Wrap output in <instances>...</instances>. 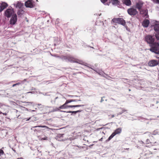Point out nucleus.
Segmentation results:
<instances>
[{
	"mask_svg": "<svg viewBox=\"0 0 159 159\" xmlns=\"http://www.w3.org/2000/svg\"><path fill=\"white\" fill-rule=\"evenodd\" d=\"M155 38L154 35L148 34L145 36L144 41L149 44L151 48L150 50L156 54L159 53V44L155 41Z\"/></svg>",
	"mask_w": 159,
	"mask_h": 159,
	"instance_id": "nucleus-1",
	"label": "nucleus"
},
{
	"mask_svg": "<svg viewBox=\"0 0 159 159\" xmlns=\"http://www.w3.org/2000/svg\"><path fill=\"white\" fill-rule=\"evenodd\" d=\"M112 21L114 23L120 24L124 26L126 25L125 21L121 18H115L112 19Z\"/></svg>",
	"mask_w": 159,
	"mask_h": 159,
	"instance_id": "nucleus-2",
	"label": "nucleus"
},
{
	"mask_svg": "<svg viewBox=\"0 0 159 159\" xmlns=\"http://www.w3.org/2000/svg\"><path fill=\"white\" fill-rule=\"evenodd\" d=\"M68 104L66 102L63 105L59 107V108L60 109H67L68 108H72V107H83L84 106V105H68Z\"/></svg>",
	"mask_w": 159,
	"mask_h": 159,
	"instance_id": "nucleus-3",
	"label": "nucleus"
},
{
	"mask_svg": "<svg viewBox=\"0 0 159 159\" xmlns=\"http://www.w3.org/2000/svg\"><path fill=\"white\" fill-rule=\"evenodd\" d=\"M13 9L12 8L7 9L4 13V16L7 18H9L15 14Z\"/></svg>",
	"mask_w": 159,
	"mask_h": 159,
	"instance_id": "nucleus-4",
	"label": "nucleus"
},
{
	"mask_svg": "<svg viewBox=\"0 0 159 159\" xmlns=\"http://www.w3.org/2000/svg\"><path fill=\"white\" fill-rule=\"evenodd\" d=\"M127 11L128 14L132 16H134L138 13V12L136 9L133 7L128 9L127 10Z\"/></svg>",
	"mask_w": 159,
	"mask_h": 159,
	"instance_id": "nucleus-5",
	"label": "nucleus"
},
{
	"mask_svg": "<svg viewBox=\"0 0 159 159\" xmlns=\"http://www.w3.org/2000/svg\"><path fill=\"white\" fill-rule=\"evenodd\" d=\"M121 132V129L120 128H119L116 129L109 136L107 139L108 141H109L111 139L116 135L120 133Z\"/></svg>",
	"mask_w": 159,
	"mask_h": 159,
	"instance_id": "nucleus-6",
	"label": "nucleus"
},
{
	"mask_svg": "<svg viewBox=\"0 0 159 159\" xmlns=\"http://www.w3.org/2000/svg\"><path fill=\"white\" fill-rule=\"evenodd\" d=\"M68 61L73 63H77L82 64L80 63V62H81V61L78 59L74 58L73 57L69 56L68 57Z\"/></svg>",
	"mask_w": 159,
	"mask_h": 159,
	"instance_id": "nucleus-7",
	"label": "nucleus"
},
{
	"mask_svg": "<svg viewBox=\"0 0 159 159\" xmlns=\"http://www.w3.org/2000/svg\"><path fill=\"white\" fill-rule=\"evenodd\" d=\"M144 3L143 1L139 0L136 2L135 4V7L139 10H140L142 8Z\"/></svg>",
	"mask_w": 159,
	"mask_h": 159,
	"instance_id": "nucleus-8",
	"label": "nucleus"
},
{
	"mask_svg": "<svg viewBox=\"0 0 159 159\" xmlns=\"http://www.w3.org/2000/svg\"><path fill=\"white\" fill-rule=\"evenodd\" d=\"M159 63V62L157 61L153 60L148 62V65L150 66H154L157 65Z\"/></svg>",
	"mask_w": 159,
	"mask_h": 159,
	"instance_id": "nucleus-9",
	"label": "nucleus"
},
{
	"mask_svg": "<svg viewBox=\"0 0 159 159\" xmlns=\"http://www.w3.org/2000/svg\"><path fill=\"white\" fill-rule=\"evenodd\" d=\"M139 11L140 12V14L143 15L146 18H148V11L147 9H141Z\"/></svg>",
	"mask_w": 159,
	"mask_h": 159,
	"instance_id": "nucleus-10",
	"label": "nucleus"
},
{
	"mask_svg": "<svg viewBox=\"0 0 159 159\" xmlns=\"http://www.w3.org/2000/svg\"><path fill=\"white\" fill-rule=\"evenodd\" d=\"M17 16L16 14H15L12 16L10 20V24L12 25L15 24L17 21Z\"/></svg>",
	"mask_w": 159,
	"mask_h": 159,
	"instance_id": "nucleus-11",
	"label": "nucleus"
},
{
	"mask_svg": "<svg viewBox=\"0 0 159 159\" xmlns=\"http://www.w3.org/2000/svg\"><path fill=\"white\" fill-rule=\"evenodd\" d=\"M25 5L26 7L32 8L33 7L32 0H28L25 3Z\"/></svg>",
	"mask_w": 159,
	"mask_h": 159,
	"instance_id": "nucleus-12",
	"label": "nucleus"
},
{
	"mask_svg": "<svg viewBox=\"0 0 159 159\" xmlns=\"http://www.w3.org/2000/svg\"><path fill=\"white\" fill-rule=\"evenodd\" d=\"M8 6V4L5 2H2L0 7V11L2 12L4 9Z\"/></svg>",
	"mask_w": 159,
	"mask_h": 159,
	"instance_id": "nucleus-13",
	"label": "nucleus"
},
{
	"mask_svg": "<svg viewBox=\"0 0 159 159\" xmlns=\"http://www.w3.org/2000/svg\"><path fill=\"white\" fill-rule=\"evenodd\" d=\"M149 23L150 21L148 20L145 19L143 22L142 25L143 27L146 28L148 27Z\"/></svg>",
	"mask_w": 159,
	"mask_h": 159,
	"instance_id": "nucleus-14",
	"label": "nucleus"
},
{
	"mask_svg": "<svg viewBox=\"0 0 159 159\" xmlns=\"http://www.w3.org/2000/svg\"><path fill=\"white\" fill-rule=\"evenodd\" d=\"M152 154V152L149 150H147L144 152V156L146 158L150 157Z\"/></svg>",
	"mask_w": 159,
	"mask_h": 159,
	"instance_id": "nucleus-15",
	"label": "nucleus"
},
{
	"mask_svg": "<svg viewBox=\"0 0 159 159\" xmlns=\"http://www.w3.org/2000/svg\"><path fill=\"white\" fill-rule=\"evenodd\" d=\"M126 110L123 108H120L118 109L117 115H119L122 114L123 113L126 111Z\"/></svg>",
	"mask_w": 159,
	"mask_h": 159,
	"instance_id": "nucleus-16",
	"label": "nucleus"
},
{
	"mask_svg": "<svg viewBox=\"0 0 159 159\" xmlns=\"http://www.w3.org/2000/svg\"><path fill=\"white\" fill-rule=\"evenodd\" d=\"M146 144H149V143H151V144H153L156 143V141H155V140L154 139H152L151 138H150V139H147L146 141Z\"/></svg>",
	"mask_w": 159,
	"mask_h": 159,
	"instance_id": "nucleus-17",
	"label": "nucleus"
},
{
	"mask_svg": "<svg viewBox=\"0 0 159 159\" xmlns=\"http://www.w3.org/2000/svg\"><path fill=\"white\" fill-rule=\"evenodd\" d=\"M154 29L156 32H159V24H156L154 26Z\"/></svg>",
	"mask_w": 159,
	"mask_h": 159,
	"instance_id": "nucleus-18",
	"label": "nucleus"
},
{
	"mask_svg": "<svg viewBox=\"0 0 159 159\" xmlns=\"http://www.w3.org/2000/svg\"><path fill=\"white\" fill-rule=\"evenodd\" d=\"M60 111L61 112H65V111H63L61 110H60V108H59V107H54L53 108L52 110V112H55L56 111Z\"/></svg>",
	"mask_w": 159,
	"mask_h": 159,
	"instance_id": "nucleus-19",
	"label": "nucleus"
},
{
	"mask_svg": "<svg viewBox=\"0 0 159 159\" xmlns=\"http://www.w3.org/2000/svg\"><path fill=\"white\" fill-rule=\"evenodd\" d=\"M124 3L126 6H129L131 4L130 0H123Z\"/></svg>",
	"mask_w": 159,
	"mask_h": 159,
	"instance_id": "nucleus-20",
	"label": "nucleus"
},
{
	"mask_svg": "<svg viewBox=\"0 0 159 159\" xmlns=\"http://www.w3.org/2000/svg\"><path fill=\"white\" fill-rule=\"evenodd\" d=\"M145 134H147V135L150 137V138H151L152 139H154V140H155V141H156L154 137L153 136L152 134V133H151L150 132H148L145 133Z\"/></svg>",
	"mask_w": 159,
	"mask_h": 159,
	"instance_id": "nucleus-21",
	"label": "nucleus"
},
{
	"mask_svg": "<svg viewBox=\"0 0 159 159\" xmlns=\"http://www.w3.org/2000/svg\"><path fill=\"white\" fill-rule=\"evenodd\" d=\"M24 5L23 3L20 2H18L16 3V7L19 8H21L23 7Z\"/></svg>",
	"mask_w": 159,
	"mask_h": 159,
	"instance_id": "nucleus-22",
	"label": "nucleus"
},
{
	"mask_svg": "<svg viewBox=\"0 0 159 159\" xmlns=\"http://www.w3.org/2000/svg\"><path fill=\"white\" fill-rule=\"evenodd\" d=\"M111 2L112 4L115 5L118 4L119 2L118 0H111Z\"/></svg>",
	"mask_w": 159,
	"mask_h": 159,
	"instance_id": "nucleus-23",
	"label": "nucleus"
},
{
	"mask_svg": "<svg viewBox=\"0 0 159 159\" xmlns=\"http://www.w3.org/2000/svg\"><path fill=\"white\" fill-rule=\"evenodd\" d=\"M80 111H80V110H78V111H69L67 112L70 113H74L75 114H76L78 112H80Z\"/></svg>",
	"mask_w": 159,
	"mask_h": 159,
	"instance_id": "nucleus-24",
	"label": "nucleus"
},
{
	"mask_svg": "<svg viewBox=\"0 0 159 159\" xmlns=\"http://www.w3.org/2000/svg\"><path fill=\"white\" fill-rule=\"evenodd\" d=\"M155 36V38L156 37L157 40H159V32L156 33Z\"/></svg>",
	"mask_w": 159,
	"mask_h": 159,
	"instance_id": "nucleus-25",
	"label": "nucleus"
},
{
	"mask_svg": "<svg viewBox=\"0 0 159 159\" xmlns=\"http://www.w3.org/2000/svg\"><path fill=\"white\" fill-rule=\"evenodd\" d=\"M41 127V128H48V127H47L45 125H40V126H35L34 127Z\"/></svg>",
	"mask_w": 159,
	"mask_h": 159,
	"instance_id": "nucleus-26",
	"label": "nucleus"
},
{
	"mask_svg": "<svg viewBox=\"0 0 159 159\" xmlns=\"http://www.w3.org/2000/svg\"><path fill=\"white\" fill-rule=\"evenodd\" d=\"M73 101H73L72 100V99L67 100H66V103L68 104L69 103H70V102H73Z\"/></svg>",
	"mask_w": 159,
	"mask_h": 159,
	"instance_id": "nucleus-27",
	"label": "nucleus"
},
{
	"mask_svg": "<svg viewBox=\"0 0 159 159\" xmlns=\"http://www.w3.org/2000/svg\"><path fill=\"white\" fill-rule=\"evenodd\" d=\"M4 154V152L3 150L1 149H0V156L2 155H3Z\"/></svg>",
	"mask_w": 159,
	"mask_h": 159,
	"instance_id": "nucleus-28",
	"label": "nucleus"
},
{
	"mask_svg": "<svg viewBox=\"0 0 159 159\" xmlns=\"http://www.w3.org/2000/svg\"><path fill=\"white\" fill-rule=\"evenodd\" d=\"M108 116L110 118H113L115 116L113 114H110Z\"/></svg>",
	"mask_w": 159,
	"mask_h": 159,
	"instance_id": "nucleus-29",
	"label": "nucleus"
},
{
	"mask_svg": "<svg viewBox=\"0 0 159 159\" xmlns=\"http://www.w3.org/2000/svg\"><path fill=\"white\" fill-rule=\"evenodd\" d=\"M48 137H44V138H42L41 139V140H47L48 139Z\"/></svg>",
	"mask_w": 159,
	"mask_h": 159,
	"instance_id": "nucleus-30",
	"label": "nucleus"
},
{
	"mask_svg": "<svg viewBox=\"0 0 159 159\" xmlns=\"http://www.w3.org/2000/svg\"><path fill=\"white\" fill-rule=\"evenodd\" d=\"M106 75L107 76V77H105V78H106V79H107L108 80H110V79L111 78V76L108 75H107V74Z\"/></svg>",
	"mask_w": 159,
	"mask_h": 159,
	"instance_id": "nucleus-31",
	"label": "nucleus"
},
{
	"mask_svg": "<svg viewBox=\"0 0 159 159\" xmlns=\"http://www.w3.org/2000/svg\"><path fill=\"white\" fill-rule=\"evenodd\" d=\"M152 135H156L157 134H158V133L157 131H154L153 133H152Z\"/></svg>",
	"mask_w": 159,
	"mask_h": 159,
	"instance_id": "nucleus-32",
	"label": "nucleus"
},
{
	"mask_svg": "<svg viewBox=\"0 0 159 159\" xmlns=\"http://www.w3.org/2000/svg\"><path fill=\"white\" fill-rule=\"evenodd\" d=\"M153 1L155 3L159 4V0H154Z\"/></svg>",
	"mask_w": 159,
	"mask_h": 159,
	"instance_id": "nucleus-33",
	"label": "nucleus"
},
{
	"mask_svg": "<svg viewBox=\"0 0 159 159\" xmlns=\"http://www.w3.org/2000/svg\"><path fill=\"white\" fill-rule=\"evenodd\" d=\"M68 56H64L63 57V58L65 59V60H68Z\"/></svg>",
	"mask_w": 159,
	"mask_h": 159,
	"instance_id": "nucleus-34",
	"label": "nucleus"
},
{
	"mask_svg": "<svg viewBox=\"0 0 159 159\" xmlns=\"http://www.w3.org/2000/svg\"><path fill=\"white\" fill-rule=\"evenodd\" d=\"M20 84V83H16V84H14L12 85V87H14L17 85H19V84Z\"/></svg>",
	"mask_w": 159,
	"mask_h": 159,
	"instance_id": "nucleus-35",
	"label": "nucleus"
},
{
	"mask_svg": "<svg viewBox=\"0 0 159 159\" xmlns=\"http://www.w3.org/2000/svg\"><path fill=\"white\" fill-rule=\"evenodd\" d=\"M101 2L104 3L107 1V0H101Z\"/></svg>",
	"mask_w": 159,
	"mask_h": 159,
	"instance_id": "nucleus-36",
	"label": "nucleus"
},
{
	"mask_svg": "<svg viewBox=\"0 0 159 159\" xmlns=\"http://www.w3.org/2000/svg\"><path fill=\"white\" fill-rule=\"evenodd\" d=\"M72 100L74 101L73 102H76L78 101H80V100L72 99Z\"/></svg>",
	"mask_w": 159,
	"mask_h": 159,
	"instance_id": "nucleus-37",
	"label": "nucleus"
},
{
	"mask_svg": "<svg viewBox=\"0 0 159 159\" xmlns=\"http://www.w3.org/2000/svg\"><path fill=\"white\" fill-rule=\"evenodd\" d=\"M104 97H103L104 98ZM103 97H102L101 98V100L100 102H102L103 101H104V100L103 99Z\"/></svg>",
	"mask_w": 159,
	"mask_h": 159,
	"instance_id": "nucleus-38",
	"label": "nucleus"
},
{
	"mask_svg": "<svg viewBox=\"0 0 159 159\" xmlns=\"http://www.w3.org/2000/svg\"><path fill=\"white\" fill-rule=\"evenodd\" d=\"M3 115H5L6 116L7 115V113H2Z\"/></svg>",
	"mask_w": 159,
	"mask_h": 159,
	"instance_id": "nucleus-39",
	"label": "nucleus"
},
{
	"mask_svg": "<svg viewBox=\"0 0 159 159\" xmlns=\"http://www.w3.org/2000/svg\"><path fill=\"white\" fill-rule=\"evenodd\" d=\"M12 150L15 152H16V151L15 149H12Z\"/></svg>",
	"mask_w": 159,
	"mask_h": 159,
	"instance_id": "nucleus-40",
	"label": "nucleus"
},
{
	"mask_svg": "<svg viewBox=\"0 0 159 159\" xmlns=\"http://www.w3.org/2000/svg\"><path fill=\"white\" fill-rule=\"evenodd\" d=\"M2 113V112H1V111H0V114Z\"/></svg>",
	"mask_w": 159,
	"mask_h": 159,
	"instance_id": "nucleus-41",
	"label": "nucleus"
},
{
	"mask_svg": "<svg viewBox=\"0 0 159 159\" xmlns=\"http://www.w3.org/2000/svg\"><path fill=\"white\" fill-rule=\"evenodd\" d=\"M30 119V118L29 119H28V120H29Z\"/></svg>",
	"mask_w": 159,
	"mask_h": 159,
	"instance_id": "nucleus-42",
	"label": "nucleus"
},
{
	"mask_svg": "<svg viewBox=\"0 0 159 159\" xmlns=\"http://www.w3.org/2000/svg\"><path fill=\"white\" fill-rule=\"evenodd\" d=\"M129 91H130V89H129Z\"/></svg>",
	"mask_w": 159,
	"mask_h": 159,
	"instance_id": "nucleus-43",
	"label": "nucleus"
}]
</instances>
